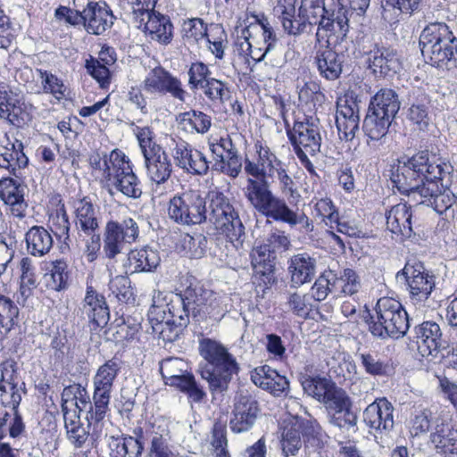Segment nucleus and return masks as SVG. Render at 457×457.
<instances>
[{
    "instance_id": "864d4df0",
    "label": "nucleus",
    "mask_w": 457,
    "mask_h": 457,
    "mask_svg": "<svg viewBox=\"0 0 457 457\" xmlns=\"http://www.w3.org/2000/svg\"><path fill=\"white\" fill-rule=\"evenodd\" d=\"M145 89L149 93H166L171 91V77L163 68L153 69L145 79Z\"/></svg>"
},
{
    "instance_id": "58836bf2",
    "label": "nucleus",
    "mask_w": 457,
    "mask_h": 457,
    "mask_svg": "<svg viewBox=\"0 0 457 457\" xmlns=\"http://www.w3.org/2000/svg\"><path fill=\"white\" fill-rule=\"evenodd\" d=\"M24 383H20L12 386V389L8 387L1 388L0 391V440L6 435V420L10 416V411L17 409L23 393L22 386Z\"/></svg>"
},
{
    "instance_id": "774afa93",
    "label": "nucleus",
    "mask_w": 457,
    "mask_h": 457,
    "mask_svg": "<svg viewBox=\"0 0 457 457\" xmlns=\"http://www.w3.org/2000/svg\"><path fill=\"white\" fill-rule=\"evenodd\" d=\"M51 228L54 234L63 242L69 239L70 221L63 206L57 209L50 218Z\"/></svg>"
},
{
    "instance_id": "5701e85b",
    "label": "nucleus",
    "mask_w": 457,
    "mask_h": 457,
    "mask_svg": "<svg viewBox=\"0 0 457 457\" xmlns=\"http://www.w3.org/2000/svg\"><path fill=\"white\" fill-rule=\"evenodd\" d=\"M113 21L112 12L104 2H87L84 8V28L90 34H104Z\"/></svg>"
},
{
    "instance_id": "a211bd4d",
    "label": "nucleus",
    "mask_w": 457,
    "mask_h": 457,
    "mask_svg": "<svg viewBox=\"0 0 457 457\" xmlns=\"http://www.w3.org/2000/svg\"><path fill=\"white\" fill-rule=\"evenodd\" d=\"M260 409L257 401L248 394H239L235 397L229 428L235 433L246 432L252 428Z\"/></svg>"
},
{
    "instance_id": "0eeeda50",
    "label": "nucleus",
    "mask_w": 457,
    "mask_h": 457,
    "mask_svg": "<svg viewBox=\"0 0 457 457\" xmlns=\"http://www.w3.org/2000/svg\"><path fill=\"white\" fill-rule=\"evenodd\" d=\"M409 328L407 312L401 303L390 297L380 298L376 304V320L370 330L381 338H398L405 335Z\"/></svg>"
},
{
    "instance_id": "a878e982",
    "label": "nucleus",
    "mask_w": 457,
    "mask_h": 457,
    "mask_svg": "<svg viewBox=\"0 0 457 457\" xmlns=\"http://www.w3.org/2000/svg\"><path fill=\"white\" fill-rule=\"evenodd\" d=\"M368 63L370 69L376 76H387L396 73L401 62L394 49L387 47L375 46L368 54Z\"/></svg>"
},
{
    "instance_id": "8fccbe9b",
    "label": "nucleus",
    "mask_w": 457,
    "mask_h": 457,
    "mask_svg": "<svg viewBox=\"0 0 457 457\" xmlns=\"http://www.w3.org/2000/svg\"><path fill=\"white\" fill-rule=\"evenodd\" d=\"M68 263L63 260H56L51 263V268L44 276L47 288L62 291L68 287Z\"/></svg>"
},
{
    "instance_id": "7c9ffc66",
    "label": "nucleus",
    "mask_w": 457,
    "mask_h": 457,
    "mask_svg": "<svg viewBox=\"0 0 457 457\" xmlns=\"http://www.w3.org/2000/svg\"><path fill=\"white\" fill-rule=\"evenodd\" d=\"M251 379L255 386L269 391L275 396L281 395L289 387L286 377L266 365L255 368L251 372Z\"/></svg>"
},
{
    "instance_id": "f257e3e1",
    "label": "nucleus",
    "mask_w": 457,
    "mask_h": 457,
    "mask_svg": "<svg viewBox=\"0 0 457 457\" xmlns=\"http://www.w3.org/2000/svg\"><path fill=\"white\" fill-rule=\"evenodd\" d=\"M210 196L209 211L204 198L195 191H187L173 197V219L187 225L209 220L236 250L242 249L245 234L238 213L222 193L212 192Z\"/></svg>"
},
{
    "instance_id": "603ef678",
    "label": "nucleus",
    "mask_w": 457,
    "mask_h": 457,
    "mask_svg": "<svg viewBox=\"0 0 457 457\" xmlns=\"http://www.w3.org/2000/svg\"><path fill=\"white\" fill-rule=\"evenodd\" d=\"M392 120L369 110L363 121V130L371 140H378L386 135Z\"/></svg>"
},
{
    "instance_id": "20e7f679",
    "label": "nucleus",
    "mask_w": 457,
    "mask_h": 457,
    "mask_svg": "<svg viewBox=\"0 0 457 457\" xmlns=\"http://www.w3.org/2000/svg\"><path fill=\"white\" fill-rule=\"evenodd\" d=\"M200 355L208 362L201 370V377L209 384L212 392H222L238 367L236 359L219 341L204 337L199 341Z\"/></svg>"
},
{
    "instance_id": "423d86ee",
    "label": "nucleus",
    "mask_w": 457,
    "mask_h": 457,
    "mask_svg": "<svg viewBox=\"0 0 457 457\" xmlns=\"http://www.w3.org/2000/svg\"><path fill=\"white\" fill-rule=\"evenodd\" d=\"M420 46L427 62L443 67L457 52V39L445 23L432 22L421 31Z\"/></svg>"
},
{
    "instance_id": "473e14b6",
    "label": "nucleus",
    "mask_w": 457,
    "mask_h": 457,
    "mask_svg": "<svg viewBox=\"0 0 457 457\" xmlns=\"http://www.w3.org/2000/svg\"><path fill=\"white\" fill-rule=\"evenodd\" d=\"M288 271L292 286L298 287L310 282L316 272V261L308 253H298L291 257Z\"/></svg>"
},
{
    "instance_id": "680f3d73",
    "label": "nucleus",
    "mask_w": 457,
    "mask_h": 457,
    "mask_svg": "<svg viewBox=\"0 0 457 457\" xmlns=\"http://www.w3.org/2000/svg\"><path fill=\"white\" fill-rule=\"evenodd\" d=\"M181 35L188 42H198L208 37L207 29L201 19H189L181 25Z\"/></svg>"
},
{
    "instance_id": "5fc2aeb1",
    "label": "nucleus",
    "mask_w": 457,
    "mask_h": 457,
    "mask_svg": "<svg viewBox=\"0 0 457 457\" xmlns=\"http://www.w3.org/2000/svg\"><path fill=\"white\" fill-rule=\"evenodd\" d=\"M201 90L207 99L213 104H224L231 97V92L227 82L211 78Z\"/></svg>"
},
{
    "instance_id": "c9c22d12",
    "label": "nucleus",
    "mask_w": 457,
    "mask_h": 457,
    "mask_svg": "<svg viewBox=\"0 0 457 457\" xmlns=\"http://www.w3.org/2000/svg\"><path fill=\"white\" fill-rule=\"evenodd\" d=\"M298 55L299 54L291 48H288L284 54H282V51L278 48L277 45L268 46L264 51L251 59L254 62L265 61V65L270 67L267 77L269 79H272L287 62L293 61L295 57H298Z\"/></svg>"
},
{
    "instance_id": "39448f33",
    "label": "nucleus",
    "mask_w": 457,
    "mask_h": 457,
    "mask_svg": "<svg viewBox=\"0 0 457 457\" xmlns=\"http://www.w3.org/2000/svg\"><path fill=\"white\" fill-rule=\"evenodd\" d=\"M244 24L241 35L236 41L235 51L245 61L259 54L268 46L278 45L273 28L263 13L247 15Z\"/></svg>"
},
{
    "instance_id": "f03ea898",
    "label": "nucleus",
    "mask_w": 457,
    "mask_h": 457,
    "mask_svg": "<svg viewBox=\"0 0 457 457\" xmlns=\"http://www.w3.org/2000/svg\"><path fill=\"white\" fill-rule=\"evenodd\" d=\"M448 170H453L450 163L435 154L421 151L411 157L402 156L397 159L392 165L390 179L402 194L412 195L418 200L421 187H425L430 180L445 179Z\"/></svg>"
},
{
    "instance_id": "de8ad7c7",
    "label": "nucleus",
    "mask_w": 457,
    "mask_h": 457,
    "mask_svg": "<svg viewBox=\"0 0 457 457\" xmlns=\"http://www.w3.org/2000/svg\"><path fill=\"white\" fill-rule=\"evenodd\" d=\"M19 308L9 297L0 294V341L4 340L17 324Z\"/></svg>"
},
{
    "instance_id": "7ed1b4c3",
    "label": "nucleus",
    "mask_w": 457,
    "mask_h": 457,
    "mask_svg": "<svg viewBox=\"0 0 457 457\" xmlns=\"http://www.w3.org/2000/svg\"><path fill=\"white\" fill-rule=\"evenodd\" d=\"M90 164L101 174V181L111 195L120 193L137 199L142 195L141 184L134 173L129 159L118 149L112 150L103 157L98 154L90 156Z\"/></svg>"
},
{
    "instance_id": "4be33fe9",
    "label": "nucleus",
    "mask_w": 457,
    "mask_h": 457,
    "mask_svg": "<svg viewBox=\"0 0 457 457\" xmlns=\"http://www.w3.org/2000/svg\"><path fill=\"white\" fill-rule=\"evenodd\" d=\"M349 11L340 7L338 4L333 10H328L320 21L317 30L318 40L325 37L334 36L337 40L343 39L349 29Z\"/></svg>"
},
{
    "instance_id": "f3484780",
    "label": "nucleus",
    "mask_w": 457,
    "mask_h": 457,
    "mask_svg": "<svg viewBox=\"0 0 457 457\" xmlns=\"http://www.w3.org/2000/svg\"><path fill=\"white\" fill-rule=\"evenodd\" d=\"M322 403L331 414L330 422L339 428L353 427L356 424V415L351 411V400L346 393L336 384L327 393Z\"/></svg>"
},
{
    "instance_id": "e433bc0d",
    "label": "nucleus",
    "mask_w": 457,
    "mask_h": 457,
    "mask_svg": "<svg viewBox=\"0 0 457 457\" xmlns=\"http://www.w3.org/2000/svg\"><path fill=\"white\" fill-rule=\"evenodd\" d=\"M315 62L320 76L328 80H335L342 72L343 56L329 47L319 50Z\"/></svg>"
},
{
    "instance_id": "9d476101",
    "label": "nucleus",
    "mask_w": 457,
    "mask_h": 457,
    "mask_svg": "<svg viewBox=\"0 0 457 457\" xmlns=\"http://www.w3.org/2000/svg\"><path fill=\"white\" fill-rule=\"evenodd\" d=\"M136 136L149 177L157 184L164 182L170 178L171 172L168 154L160 145L153 143L152 131L149 128H137Z\"/></svg>"
},
{
    "instance_id": "13d9d810",
    "label": "nucleus",
    "mask_w": 457,
    "mask_h": 457,
    "mask_svg": "<svg viewBox=\"0 0 457 457\" xmlns=\"http://www.w3.org/2000/svg\"><path fill=\"white\" fill-rule=\"evenodd\" d=\"M289 310L298 317L307 318L314 308L312 297L309 294L292 293L287 297Z\"/></svg>"
},
{
    "instance_id": "ea45409f",
    "label": "nucleus",
    "mask_w": 457,
    "mask_h": 457,
    "mask_svg": "<svg viewBox=\"0 0 457 457\" xmlns=\"http://www.w3.org/2000/svg\"><path fill=\"white\" fill-rule=\"evenodd\" d=\"M400 109L398 96L393 89L382 88L370 100L369 110L394 120Z\"/></svg>"
},
{
    "instance_id": "c756f323",
    "label": "nucleus",
    "mask_w": 457,
    "mask_h": 457,
    "mask_svg": "<svg viewBox=\"0 0 457 457\" xmlns=\"http://www.w3.org/2000/svg\"><path fill=\"white\" fill-rule=\"evenodd\" d=\"M0 199L11 206L13 216H25L27 204L24 202V187L20 182L10 177L0 179Z\"/></svg>"
},
{
    "instance_id": "052dcab7",
    "label": "nucleus",
    "mask_w": 457,
    "mask_h": 457,
    "mask_svg": "<svg viewBox=\"0 0 457 457\" xmlns=\"http://www.w3.org/2000/svg\"><path fill=\"white\" fill-rule=\"evenodd\" d=\"M209 67L202 62H192L189 66L188 85L192 89H201L204 83L212 78Z\"/></svg>"
},
{
    "instance_id": "69168bd1",
    "label": "nucleus",
    "mask_w": 457,
    "mask_h": 457,
    "mask_svg": "<svg viewBox=\"0 0 457 457\" xmlns=\"http://www.w3.org/2000/svg\"><path fill=\"white\" fill-rule=\"evenodd\" d=\"M277 220L286 222L290 226L299 224L306 233L312 232L314 228L312 221L303 212H296L291 210L287 204H286Z\"/></svg>"
},
{
    "instance_id": "b1692460",
    "label": "nucleus",
    "mask_w": 457,
    "mask_h": 457,
    "mask_svg": "<svg viewBox=\"0 0 457 457\" xmlns=\"http://www.w3.org/2000/svg\"><path fill=\"white\" fill-rule=\"evenodd\" d=\"M394 407L385 398L370 403L363 412L367 426L376 431H389L394 427Z\"/></svg>"
},
{
    "instance_id": "2eb2a0df",
    "label": "nucleus",
    "mask_w": 457,
    "mask_h": 457,
    "mask_svg": "<svg viewBox=\"0 0 457 457\" xmlns=\"http://www.w3.org/2000/svg\"><path fill=\"white\" fill-rule=\"evenodd\" d=\"M120 370L119 362L113 359L105 361L97 369L93 378V400L96 403V416L100 417L103 412L107 411L111 393Z\"/></svg>"
},
{
    "instance_id": "c85d7f7f",
    "label": "nucleus",
    "mask_w": 457,
    "mask_h": 457,
    "mask_svg": "<svg viewBox=\"0 0 457 457\" xmlns=\"http://www.w3.org/2000/svg\"><path fill=\"white\" fill-rule=\"evenodd\" d=\"M82 311L96 327H104L110 319L109 308L104 295L92 287H87Z\"/></svg>"
},
{
    "instance_id": "4468645a",
    "label": "nucleus",
    "mask_w": 457,
    "mask_h": 457,
    "mask_svg": "<svg viewBox=\"0 0 457 457\" xmlns=\"http://www.w3.org/2000/svg\"><path fill=\"white\" fill-rule=\"evenodd\" d=\"M138 237L137 222L127 218L121 222L108 221L105 226L104 251L106 257L112 259L120 253L127 245L135 242Z\"/></svg>"
},
{
    "instance_id": "f8f14e48",
    "label": "nucleus",
    "mask_w": 457,
    "mask_h": 457,
    "mask_svg": "<svg viewBox=\"0 0 457 457\" xmlns=\"http://www.w3.org/2000/svg\"><path fill=\"white\" fill-rule=\"evenodd\" d=\"M209 149L212 154V170L236 179L242 170V161L232 139L228 134L211 135Z\"/></svg>"
},
{
    "instance_id": "6ab92c4d",
    "label": "nucleus",
    "mask_w": 457,
    "mask_h": 457,
    "mask_svg": "<svg viewBox=\"0 0 457 457\" xmlns=\"http://www.w3.org/2000/svg\"><path fill=\"white\" fill-rule=\"evenodd\" d=\"M28 164L29 158L24 153V145L21 140L12 141L6 134L0 138V170L19 178Z\"/></svg>"
},
{
    "instance_id": "e2e57ef3",
    "label": "nucleus",
    "mask_w": 457,
    "mask_h": 457,
    "mask_svg": "<svg viewBox=\"0 0 457 457\" xmlns=\"http://www.w3.org/2000/svg\"><path fill=\"white\" fill-rule=\"evenodd\" d=\"M337 283L341 292L347 295H353L359 292L361 284L357 273L352 269H344L337 277Z\"/></svg>"
},
{
    "instance_id": "cd10ccee",
    "label": "nucleus",
    "mask_w": 457,
    "mask_h": 457,
    "mask_svg": "<svg viewBox=\"0 0 457 457\" xmlns=\"http://www.w3.org/2000/svg\"><path fill=\"white\" fill-rule=\"evenodd\" d=\"M173 367L179 370V373L173 374V386L186 393L191 402L201 403L206 394L188 371V363L182 359L173 358Z\"/></svg>"
},
{
    "instance_id": "338daca9",
    "label": "nucleus",
    "mask_w": 457,
    "mask_h": 457,
    "mask_svg": "<svg viewBox=\"0 0 457 457\" xmlns=\"http://www.w3.org/2000/svg\"><path fill=\"white\" fill-rule=\"evenodd\" d=\"M171 436L169 430L162 431V434L155 433L152 438L150 457H171L170 446Z\"/></svg>"
},
{
    "instance_id": "aec40b11",
    "label": "nucleus",
    "mask_w": 457,
    "mask_h": 457,
    "mask_svg": "<svg viewBox=\"0 0 457 457\" xmlns=\"http://www.w3.org/2000/svg\"><path fill=\"white\" fill-rule=\"evenodd\" d=\"M202 293L208 294V292H204L201 287H193L188 277H182L180 278V286L175 288V295L182 310L180 311L181 313L178 315V320H173V327L179 328V331L187 328L189 322V305L193 303L196 306H201L205 303V297Z\"/></svg>"
},
{
    "instance_id": "dca6fc26",
    "label": "nucleus",
    "mask_w": 457,
    "mask_h": 457,
    "mask_svg": "<svg viewBox=\"0 0 457 457\" xmlns=\"http://www.w3.org/2000/svg\"><path fill=\"white\" fill-rule=\"evenodd\" d=\"M451 172L445 179H436L427 183V186L420 189V203L430 205L438 213L447 211L456 202V195L451 189Z\"/></svg>"
},
{
    "instance_id": "412c9836",
    "label": "nucleus",
    "mask_w": 457,
    "mask_h": 457,
    "mask_svg": "<svg viewBox=\"0 0 457 457\" xmlns=\"http://www.w3.org/2000/svg\"><path fill=\"white\" fill-rule=\"evenodd\" d=\"M254 149L257 156L252 160L245 159V172L249 176L248 178L270 180L280 160L267 145L260 142L254 145Z\"/></svg>"
},
{
    "instance_id": "4c0bfd02",
    "label": "nucleus",
    "mask_w": 457,
    "mask_h": 457,
    "mask_svg": "<svg viewBox=\"0 0 457 457\" xmlns=\"http://www.w3.org/2000/svg\"><path fill=\"white\" fill-rule=\"evenodd\" d=\"M178 128L187 133H206L212 126V118L204 113L189 110L176 114Z\"/></svg>"
},
{
    "instance_id": "09e8293b",
    "label": "nucleus",
    "mask_w": 457,
    "mask_h": 457,
    "mask_svg": "<svg viewBox=\"0 0 457 457\" xmlns=\"http://www.w3.org/2000/svg\"><path fill=\"white\" fill-rule=\"evenodd\" d=\"M307 433V427L282 424L281 449L285 457L295 456L302 447L301 435Z\"/></svg>"
},
{
    "instance_id": "0e129e2a",
    "label": "nucleus",
    "mask_w": 457,
    "mask_h": 457,
    "mask_svg": "<svg viewBox=\"0 0 457 457\" xmlns=\"http://www.w3.org/2000/svg\"><path fill=\"white\" fill-rule=\"evenodd\" d=\"M38 73L44 92L52 94L57 99L64 97L66 87L61 79L46 71L38 70Z\"/></svg>"
},
{
    "instance_id": "393cba45",
    "label": "nucleus",
    "mask_w": 457,
    "mask_h": 457,
    "mask_svg": "<svg viewBox=\"0 0 457 457\" xmlns=\"http://www.w3.org/2000/svg\"><path fill=\"white\" fill-rule=\"evenodd\" d=\"M176 154L173 156L177 165L187 172L204 175L209 170V162L205 155L198 150L193 149L187 142L179 141L176 144Z\"/></svg>"
},
{
    "instance_id": "6e6552de",
    "label": "nucleus",
    "mask_w": 457,
    "mask_h": 457,
    "mask_svg": "<svg viewBox=\"0 0 457 457\" xmlns=\"http://www.w3.org/2000/svg\"><path fill=\"white\" fill-rule=\"evenodd\" d=\"M396 278L404 282L411 302L419 308L424 305L436 286L435 277L416 260L408 261Z\"/></svg>"
},
{
    "instance_id": "79ce46f5",
    "label": "nucleus",
    "mask_w": 457,
    "mask_h": 457,
    "mask_svg": "<svg viewBox=\"0 0 457 457\" xmlns=\"http://www.w3.org/2000/svg\"><path fill=\"white\" fill-rule=\"evenodd\" d=\"M28 252L37 257H41L53 247V237L49 231L42 226H33L25 236Z\"/></svg>"
},
{
    "instance_id": "ddd939ff",
    "label": "nucleus",
    "mask_w": 457,
    "mask_h": 457,
    "mask_svg": "<svg viewBox=\"0 0 457 457\" xmlns=\"http://www.w3.org/2000/svg\"><path fill=\"white\" fill-rule=\"evenodd\" d=\"M62 411H71L79 414L87 411L86 419L88 427H93L92 436L101 430L100 421L104 418L106 412L100 417L95 415L96 403L91 402L89 395L85 387L79 384L67 386L62 393Z\"/></svg>"
},
{
    "instance_id": "1a4fd4ad",
    "label": "nucleus",
    "mask_w": 457,
    "mask_h": 457,
    "mask_svg": "<svg viewBox=\"0 0 457 457\" xmlns=\"http://www.w3.org/2000/svg\"><path fill=\"white\" fill-rule=\"evenodd\" d=\"M287 136L302 165L313 172L314 166L308 156H314L320 150L321 136L318 124L309 120L296 121L287 130Z\"/></svg>"
},
{
    "instance_id": "6e6d98bb",
    "label": "nucleus",
    "mask_w": 457,
    "mask_h": 457,
    "mask_svg": "<svg viewBox=\"0 0 457 457\" xmlns=\"http://www.w3.org/2000/svg\"><path fill=\"white\" fill-rule=\"evenodd\" d=\"M341 118L351 120L352 118H360L359 104L353 92H348L339 96L337 101L336 124Z\"/></svg>"
},
{
    "instance_id": "f704fd0d",
    "label": "nucleus",
    "mask_w": 457,
    "mask_h": 457,
    "mask_svg": "<svg viewBox=\"0 0 457 457\" xmlns=\"http://www.w3.org/2000/svg\"><path fill=\"white\" fill-rule=\"evenodd\" d=\"M296 0H279L278 11L280 12V21L284 30L290 35L297 36L303 33L309 27L310 23L302 17L298 12L295 15Z\"/></svg>"
},
{
    "instance_id": "49530a36",
    "label": "nucleus",
    "mask_w": 457,
    "mask_h": 457,
    "mask_svg": "<svg viewBox=\"0 0 457 457\" xmlns=\"http://www.w3.org/2000/svg\"><path fill=\"white\" fill-rule=\"evenodd\" d=\"M64 426L69 441L76 447H81L88 439L90 432L80 422L79 414L70 411H62Z\"/></svg>"
},
{
    "instance_id": "72a5a7b5",
    "label": "nucleus",
    "mask_w": 457,
    "mask_h": 457,
    "mask_svg": "<svg viewBox=\"0 0 457 457\" xmlns=\"http://www.w3.org/2000/svg\"><path fill=\"white\" fill-rule=\"evenodd\" d=\"M430 442L438 453H457V430L445 419L436 420L435 430L430 435Z\"/></svg>"
},
{
    "instance_id": "4d7b16f0",
    "label": "nucleus",
    "mask_w": 457,
    "mask_h": 457,
    "mask_svg": "<svg viewBox=\"0 0 457 457\" xmlns=\"http://www.w3.org/2000/svg\"><path fill=\"white\" fill-rule=\"evenodd\" d=\"M298 12L311 26L320 27V19L323 18L327 9L324 0H302Z\"/></svg>"
},
{
    "instance_id": "bf43d9fd",
    "label": "nucleus",
    "mask_w": 457,
    "mask_h": 457,
    "mask_svg": "<svg viewBox=\"0 0 457 457\" xmlns=\"http://www.w3.org/2000/svg\"><path fill=\"white\" fill-rule=\"evenodd\" d=\"M271 181L278 180L281 193L288 199H295L299 196L293 179L288 175L286 165L280 161L274 174L270 178Z\"/></svg>"
},
{
    "instance_id": "bb28decb",
    "label": "nucleus",
    "mask_w": 457,
    "mask_h": 457,
    "mask_svg": "<svg viewBox=\"0 0 457 457\" xmlns=\"http://www.w3.org/2000/svg\"><path fill=\"white\" fill-rule=\"evenodd\" d=\"M415 343L423 357L436 356L441 345V329L436 322L426 321L415 328Z\"/></svg>"
},
{
    "instance_id": "3c124183",
    "label": "nucleus",
    "mask_w": 457,
    "mask_h": 457,
    "mask_svg": "<svg viewBox=\"0 0 457 457\" xmlns=\"http://www.w3.org/2000/svg\"><path fill=\"white\" fill-rule=\"evenodd\" d=\"M300 382L304 393L319 402L324 400L325 395L335 384L328 378L308 374H302Z\"/></svg>"
},
{
    "instance_id": "c03bdc74",
    "label": "nucleus",
    "mask_w": 457,
    "mask_h": 457,
    "mask_svg": "<svg viewBox=\"0 0 457 457\" xmlns=\"http://www.w3.org/2000/svg\"><path fill=\"white\" fill-rule=\"evenodd\" d=\"M75 214L77 226L87 235L98 228L97 210L87 197L76 203Z\"/></svg>"
},
{
    "instance_id": "9b49d317",
    "label": "nucleus",
    "mask_w": 457,
    "mask_h": 457,
    "mask_svg": "<svg viewBox=\"0 0 457 457\" xmlns=\"http://www.w3.org/2000/svg\"><path fill=\"white\" fill-rule=\"evenodd\" d=\"M244 195L257 212L275 220L287 204L285 200L271 192L269 180L248 178L244 187Z\"/></svg>"
},
{
    "instance_id": "2f4dec72",
    "label": "nucleus",
    "mask_w": 457,
    "mask_h": 457,
    "mask_svg": "<svg viewBox=\"0 0 457 457\" xmlns=\"http://www.w3.org/2000/svg\"><path fill=\"white\" fill-rule=\"evenodd\" d=\"M411 218V206L400 203L386 212V228L391 233L408 238L412 234Z\"/></svg>"
},
{
    "instance_id": "a19ab883",
    "label": "nucleus",
    "mask_w": 457,
    "mask_h": 457,
    "mask_svg": "<svg viewBox=\"0 0 457 457\" xmlns=\"http://www.w3.org/2000/svg\"><path fill=\"white\" fill-rule=\"evenodd\" d=\"M111 457H140L144 450L138 438L125 436H111L108 438Z\"/></svg>"
},
{
    "instance_id": "37998d69",
    "label": "nucleus",
    "mask_w": 457,
    "mask_h": 457,
    "mask_svg": "<svg viewBox=\"0 0 457 457\" xmlns=\"http://www.w3.org/2000/svg\"><path fill=\"white\" fill-rule=\"evenodd\" d=\"M129 270L131 273L149 272L155 269L160 262L158 253L149 248L132 250L128 256Z\"/></svg>"
},
{
    "instance_id": "a18cd8bd",
    "label": "nucleus",
    "mask_w": 457,
    "mask_h": 457,
    "mask_svg": "<svg viewBox=\"0 0 457 457\" xmlns=\"http://www.w3.org/2000/svg\"><path fill=\"white\" fill-rule=\"evenodd\" d=\"M141 28H144L145 31L148 33L153 40H156L163 45L170 43L171 23L168 17L160 13H154L145 22H142Z\"/></svg>"
}]
</instances>
